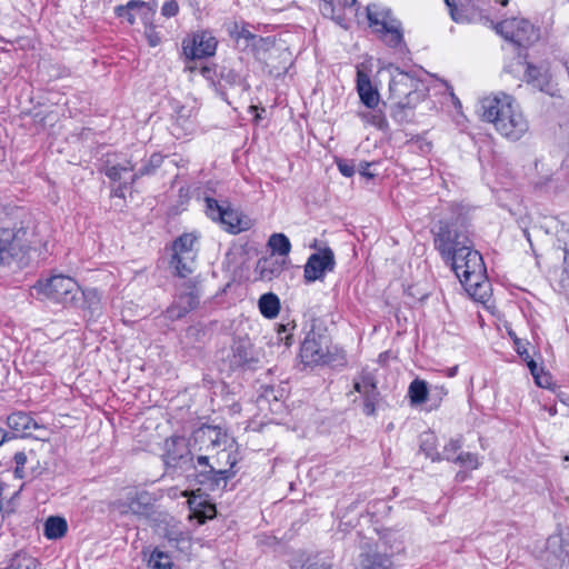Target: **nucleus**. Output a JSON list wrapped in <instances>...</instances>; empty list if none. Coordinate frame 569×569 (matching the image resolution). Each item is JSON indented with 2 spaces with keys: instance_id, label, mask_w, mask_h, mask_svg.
Segmentation results:
<instances>
[{
  "instance_id": "51",
  "label": "nucleus",
  "mask_w": 569,
  "mask_h": 569,
  "mask_svg": "<svg viewBox=\"0 0 569 569\" xmlns=\"http://www.w3.org/2000/svg\"><path fill=\"white\" fill-rule=\"evenodd\" d=\"M515 346L517 353L528 363L531 359L529 352L520 339H515Z\"/></svg>"
},
{
  "instance_id": "46",
  "label": "nucleus",
  "mask_w": 569,
  "mask_h": 569,
  "mask_svg": "<svg viewBox=\"0 0 569 569\" xmlns=\"http://www.w3.org/2000/svg\"><path fill=\"white\" fill-rule=\"evenodd\" d=\"M451 19L457 23L468 22L469 19L462 8H458L455 0H446Z\"/></svg>"
},
{
  "instance_id": "64",
  "label": "nucleus",
  "mask_w": 569,
  "mask_h": 569,
  "mask_svg": "<svg viewBox=\"0 0 569 569\" xmlns=\"http://www.w3.org/2000/svg\"><path fill=\"white\" fill-rule=\"evenodd\" d=\"M154 42H156V39H152V41H151V46H156V43H154Z\"/></svg>"
},
{
  "instance_id": "10",
  "label": "nucleus",
  "mask_w": 569,
  "mask_h": 569,
  "mask_svg": "<svg viewBox=\"0 0 569 569\" xmlns=\"http://www.w3.org/2000/svg\"><path fill=\"white\" fill-rule=\"evenodd\" d=\"M200 295L197 286L188 281L179 289L171 305L166 309L164 317L170 321H177L186 317L199 305Z\"/></svg>"
},
{
  "instance_id": "31",
  "label": "nucleus",
  "mask_w": 569,
  "mask_h": 569,
  "mask_svg": "<svg viewBox=\"0 0 569 569\" xmlns=\"http://www.w3.org/2000/svg\"><path fill=\"white\" fill-rule=\"evenodd\" d=\"M428 393L427 382L421 379H415L408 388V396L412 405L425 403L428 399Z\"/></svg>"
},
{
  "instance_id": "11",
  "label": "nucleus",
  "mask_w": 569,
  "mask_h": 569,
  "mask_svg": "<svg viewBox=\"0 0 569 569\" xmlns=\"http://www.w3.org/2000/svg\"><path fill=\"white\" fill-rule=\"evenodd\" d=\"M218 40L208 30H199L182 40V52L189 60L214 56Z\"/></svg>"
},
{
  "instance_id": "58",
  "label": "nucleus",
  "mask_w": 569,
  "mask_h": 569,
  "mask_svg": "<svg viewBox=\"0 0 569 569\" xmlns=\"http://www.w3.org/2000/svg\"><path fill=\"white\" fill-rule=\"evenodd\" d=\"M436 390L438 391V395H439L440 397H441V396L447 395V391L445 390V388H443V387H441V388H436Z\"/></svg>"
},
{
  "instance_id": "22",
  "label": "nucleus",
  "mask_w": 569,
  "mask_h": 569,
  "mask_svg": "<svg viewBox=\"0 0 569 569\" xmlns=\"http://www.w3.org/2000/svg\"><path fill=\"white\" fill-rule=\"evenodd\" d=\"M362 569H393L391 557L386 553L367 552L361 555Z\"/></svg>"
},
{
  "instance_id": "61",
  "label": "nucleus",
  "mask_w": 569,
  "mask_h": 569,
  "mask_svg": "<svg viewBox=\"0 0 569 569\" xmlns=\"http://www.w3.org/2000/svg\"><path fill=\"white\" fill-rule=\"evenodd\" d=\"M499 2L502 7H506L508 4V0H496Z\"/></svg>"
},
{
  "instance_id": "59",
  "label": "nucleus",
  "mask_w": 569,
  "mask_h": 569,
  "mask_svg": "<svg viewBox=\"0 0 569 569\" xmlns=\"http://www.w3.org/2000/svg\"><path fill=\"white\" fill-rule=\"evenodd\" d=\"M548 411H549V415H550V416H555V415H557V408H556L555 406H553V407H550V408L548 409Z\"/></svg>"
},
{
  "instance_id": "40",
  "label": "nucleus",
  "mask_w": 569,
  "mask_h": 569,
  "mask_svg": "<svg viewBox=\"0 0 569 569\" xmlns=\"http://www.w3.org/2000/svg\"><path fill=\"white\" fill-rule=\"evenodd\" d=\"M359 116L365 122L370 123L380 130L386 131L389 128L387 119L380 111L372 110L360 112Z\"/></svg>"
},
{
  "instance_id": "36",
  "label": "nucleus",
  "mask_w": 569,
  "mask_h": 569,
  "mask_svg": "<svg viewBox=\"0 0 569 569\" xmlns=\"http://www.w3.org/2000/svg\"><path fill=\"white\" fill-rule=\"evenodd\" d=\"M417 104H407L405 101H395L391 107V117L398 123L409 122L410 117L412 116V110Z\"/></svg>"
},
{
  "instance_id": "42",
  "label": "nucleus",
  "mask_w": 569,
  "mask_h": 569,
  "mask_svg": "<svg viewBox=\"0 0 569 569\" xmlns=\"http://www.w3.org/2000/svg\"><path fill=\"white\" fill-rule=\"evenodd\" d=\"M461 447V439H450V441L443 447L442 456L440 455L441 459L455 462Z\"/></svg>"
},
{
  "instance_id": "34",
  "label": "nucleus",
  "mask_w": 569,
  "mask_h": 569,
  "mask_svg": "<svg viewBox=\"0 0 569 569\" xmlns=\"http://www.w3.org/2000/svg\"><path fill=\"white\" fill-rule=\"evenodd\" d=\"M134 170V164L127 160L124 163L108 166L104 170L106 176L112 181L128 180L126 176Z\"/></svg>"
},
{
  "instance_id": "32",
  "label": "nucleus",
  "mask_w": 569,
  "mask_h": 569,
  "mask_svg": "<svg viewBox=\"0 0 569 569\" xmlns=\"http://www.w3.org/2000/svg\"><path fill=\"white\" fill-rule=\"evenodd\" d=\"M298 569H336L332 557L328 553H317L307 558Z\"/></svg>"
},
{
  "instance_id": "17",
  "label": "nucleus",
  "mask_w": 569,
  "mask_h": 569,
  "mask_svg": "<svg viewBox=\"0 0 569 569\" xmlns=\"http://www.w3.org/2000/svg\"><path fill=\"white\" fill-rule=\"evenodd\" d=\"M154 12V9L148 2L141 0H130L126 4L114 8L116 16L124 19L131 26L134 24L137 17H139L144 24L150 23Z\"/></svg>"
},
{
  "instance_id": "54",
  "label": "nucleus",
  "mask_w": 569,
  "mask_h": 569,
  "mask_svg": "<svg viewBox=\"0 0 569 569\" xmlns=\"http://www.w3.org/2000/svg\"><path fill=\"white\" fill-rule=\"evenodd\" d=\"M370 163L369 162H361L359 166V172L360 174L367 177V178H373V174L369 171Z\"/></svg>"
},
{
  "instance_id": "52",
  "label": "nucleus",
  "mask_w": 569,
  "mask_h": 569,
  "mask_svg": "<svg viewBox=\"0 0 569 569\" xmlns=\"http://www.w3.org/2000/svg\"><path fill=\"white\" fill-rule=\"evenodd\" d=\"M131 182V176L129 177V180H124L122 183H120L112 192L114 197L123 198L124 197V189L132 184Z\"/></svg>"
},
{
  "instance_id": "27",
  "label": "nucleus",
  "mask_w": 569,
  "mask_h": 569,
  "mask_svg": "<svg viewBox=\"0 0 569 569\" xmlns=\"http://www.w3.org/2000/svg\"><path fill=\"white\" fill-rule=\"evenodd\" d=\"M230 36L237 41L243 39L247 42V46L251 44L256 47L258 43H269L268 38L264 39L257 37L248 29L246 24L239 26L238 23H234L232 29H230Z\"/></svg>"
},
{
  "instance_id": "62",
  "label": "nucleus",
  "mask_w": 569,
  "mask_h": 569,
  "mask_svg": "<svg viewBox=\"0 0 569 569\" xmlns=\"http://www.w3.org/2000/svg\"><path fill=\"white\" fill-rule=\"evenodd\" d=\"M188 70H189V71H191V72H193V71H196V70H198V71H199V69L197 68V66H189V67H188Z\"/></svg>"
},
{
  "instance_id": "8",
  "label": "nucleus",
  "mask_w": 569,
  "mask_h": 569,
  "mask_svg": "<svg viewBox=\"0 0 569 569\" xmlns=\"http://www.w3.org/2000/svg\"><path fill=\"white\" fill-rule=\"evenodd\" d=\"M197 240L198 238L194 233H183L172 244L173 256L171 266L176 269L179 277L186 278L193 271Z\"/></svg>"
},
{
  "instance_id": "60",
  "label": "nucleus",
  "mask_w": 569,
  "mask_h": 569,
  "mask_svg": "<svg viewBox=\"0 0 569 569\" xmlns=\"http://www.w3.org/2000/svg\"><path fill=\"white\" fill-rule=\"evenodd\" d=\"M284 340V343L287 346H290L291 345V336H286L284 338H282Z\"/></svg>"
},
{
  "instance_id": "45",
  "label": "nucleus",
  "mask_w": 569,
  "mask_h": 569,
  "mask_svg": "<svg viewBox=\"0 0 569 569\" xmlns=\"http://www.w3.org/2000/svg\"><path fill=\"white\" fill-rule=\"evenodd\" d=\"M176 126H180L186 131H191L193 129V121L191 120V110H186L184 107L178 110Z\"/></svg>"
},
{
  "instance_id": "50",
  "label": "nucleus",
  "mask_w": 569,
  "mask_h": 569,
  "mask_svg": "<svg viewBox=\"0 0 569 569\" xmlns=\"http://www.w3.org/2000/svg\"><path fill=\"white\" fill-rule=\"evenodd\" d=\"M337 166L342 176L350 178L355 174V164L347 160L337 161Z\"/></svg>"
},
{
  "instance_id": "47",
  "label": "nucleus",
  "mask_w": 569,
  "mask_h": 569,
  "mask_svg": "<svg viewBox=\"0 0 569 569\" xmlns=\"http://www.w3.org/2000/svg\"><path fill=\"white\" fill-rule=\"evenodd\" d=\"M178 12H179V4L174 0L164 2L161 8L162 16H164L167 18L174 17L178 14Z\"/></svg>"
},
{
  "instance_id": "48",
  "label": "nucleus",
  "mask_w": 569,
  "mask_h": 569,
  "mask_svg": "<svg viewBox=\"0 0 569 569\" xmlns=\"http://www.w3.org/2000/svg\"><path fill=\"white\" fill-rule=\"evenodd\" d=\"M82 296L84 297L86 302L89 303V308L92 309V311L98 310L100 298L96 290L84 291L82 292Z\"/></svg>"
},
{
  "instance_id": "13",
  "label": "nucleus",
  "mask_w": 569,
  "mask_h": 569,
  "mask_svg": "<svg viewBox=\"0 0 569 569\" xmlns=\"http://www.w3.org/2000/svg\"><path fill=\"white\" fill-rule=\"evenodd\" d=\"M495 28L506 40L519 47L529 44L537 37L533 26L526 19H506Z\"/></svg>"
},
{
  "instance_id": "6",
  "label": "nucleus",
  "mask_w": 569,
  "mask_h": 569,
  "mask_svg": "<svg viewBox=\"0 0 569 569\" xmlns=\"http://www.w3.org/2000/svg\"><path fill=\"white\" fill-rule=\"evenodd\" d=\"M330 339L328 335L317 331L315 326L305 337L300 348L301 361L307 366L325 365L330 361Z\"/></svg>"
},
{
  "instance_id": "14",
  "label": "nucleus",
  "mask_w": 569,
  "mask_h": 569,
  "mask_svg": "<svg viewBox=\"0 0 569 569\" xmlns=\"http://www.w3.org/2000/svg\"><path fill=\"white\" fill-rule=\"evenodd\" d=\"M150 505V496L147 491L130 490L123 498L112 501L110 508L121 516H144Z\"/></svg>"
},
{
  "instance_id": "5",
  "label": "nucleus",
  "mask_w": 569,
  "mask_h": 569,
  "mask_svg": "<svg viewBox=\"0 0 569 569\" xmlns=\"http://www.w3.org/2000/svg\"><path fill=\"white\" fill-rule=\"evenodd\" d=\"M211 459L212 457L209 455H199L196 459L192 457V476L196 478L198 483L207 486L210 490L224 488L228 480L232 478L236 472L217 469L213 460L211 461Z\"/></svg>"
},
{
  "instance_id": "28",
  "label": "nucleus",
  "mask_w": 569,
  "mask_h": 569,
  "mask_svg": "<svg viewBox=\"0 0 569 569\" xmlns=\"http://www.w3.org/2000/svg\"><path fill=\"white\" fill-rule=\"evenodd\" d=\"M268 246L271 248V254H278L281 259H286L291 250L289 238L283 233L271 234Z\"/></svg>"
},
{
  "instance_id": "25",
  "label": "nucleus",
  "mask_w": 569,
  "mask_h": 569,
  "mask_svg": "<svg viewBox=\"0 0 569 569\" xmlns=\"http://www.w3.org/2000/svg\"><path fill=\"white\" fill-rule=\"evenodd\" d=\"M259 310L261 315L268 319H273L280 311V300L272 292L264 293L259 299Z\"/></svg>"
},
{
  "instance_id": "4",
  "label": "nucleus",
  "mask_w": 569,
  "mask_h": 569,
  "mask_svg": "<svg viewBox=\"0 0 569 569\" xmlns=\"http://www.w3.org/2000/svg\"><path fill=\"white\" fill-rule=\"evenodd\" d=\"M207 216L223 226L224 230L237 234L250 229L251 220L230 206L220 204L216 199L206 197Z\"/></svg>"
},
{
  "instance_id": "24",
  "label": "nucleus",
  "mask_w": 569,
  "mask_h": 569,
  "mask_svg": "<svg viewBox=\"0 0 569 569\" xmlns=\"http://www.w3.org/2000/svg\"><path fill=\"white\" fill-rule=\"evenodd\" d=\"M68 530V523L64 518L58 516L49 517L44 522V536L48 539H60Z\"/></svg>"
},
{
  "instance_id": "9",
  "label": "nucleus",
  "mask_w": 569,
  "mask_h": 569,
  "mask_svg": "<svg viewBox=\"0 0 569 569\" xmlns=\"http://www.w3.org/2000/svg\"><path fill=\"white\" fill-rule=\"evenodd\" d=\"M162 460L167 468L189 472L192 465V453L187 439L181 436H172L166 439Z\"/></svg>"
},
{
  "instance_id": "53",
  "label": "nucleus",
  "mask_w": 569,
  "mask_h": 569,
  "mask_svg": "<svg viewBox=\"0 0 569 569\" xmlns=\"http://www.w3.org/2000/svg\"><path fill=\"white\" fill-rule=\"evenodd\" d=\"M13 460L16 466L24 467L27 463V455L23 451H19L14 453Z\"/></svg>"
},
{
  "instance_id": "12",
  "label": "nucleus",
  "mask_w": 569,
  "mask_h": 569,
  "mask_svg": "<svg viewBox=\"0 0 569 569\" xmlns=\"http://www.w3.org/2000/svg\"><path fill=\"white\" fill-rule=\"evenodd\" d=\"M7 426L12 431V436L8 435V439L16 437L34 438L37 440H47V429L39 425L30 413L23 411L12 412L7 417Z\"/></svg>"
},
{
  "instance_id": "41",
  "label": "nucleus",
  "mask_w": 569,
  "mask_h": 569,
  "mask_svg": "<svg viewBox=\"0 0 569 569\" xmlns=\"http://www.w3.org/2000/svg\"><path fill=\"white\" fill-rule=\"evenodd\" d=\"M526 76L530 82L539 87L541 90L543 89V86L548 84L547 74L542 73L539 68L532 64H528Z\"/></svg>"
},
{
  "instance_id": "33",
  "label": "nucleus",
  "mask_w": 569,
  "mask_h": 569,
  "mask_svg": "<svg viewBox=\"0 0 569 569\" xmlns=\"http://www.w3.org/2000/svg\"><path fill=\"white\" fill-rule=\"evenodd\" d=\"M240 83H241V77L233 69H229L226 67H221L219 69V80H218L217 90H219L221 93H223V91L227 88L234 87Z\"/></svg>"
},
{
  "instance_id": "19",
  "label": "nucleus",
  "mask_w": 569,
  "mask_h": 569,
  "mask_svg": "<svg viewBox=\"0 0 569 569\" xmlns=\"http://www.w3.org/2000/svg\"><path fill=\"white\" fill-rule=\"evenodd\" d=\"M286 264V259H281L274 254L260 258L256 266V272L261 280H272L278 277Z\"/></svg>"
},
{
  "instance_id": "15",
  "label": "nucleus",
  "mask_w": 569,
  "mask_h": 569,
  "mask_svg": "<svg viewBox=\"0 0 569 569\" xmlns=\"http://www.w3.org/2000/svg\"><path fill=\"white\" fill-rule=\"evenodd\" d=\"M353 390L363 397L365 415L373 416L380 397L375 375L368 370H362L353 379Z\"/></svg>"
},
{
  "instance_id": "3",
  "label": "nucleus",
  "mask_w": 569,
  "mask_h": 569,
  "mask_svg": "<svg viewBox=\"0 0 569 569\" xmlns=\"http://www.w3.org/2000/svg\"><path fill=\"white\" fill-rule=\"evenodd\" d=\"M32 290L39 299L71 305L79 293V286L71 277L54 274L46 279H39Z\"/></svg>"
},
{
  "instance_id": "21",
  "label": "nucleus",
  "mask_w": 569,
  "mask_h": 569,
  "mask_svg": "<svg viewBox=\"0 0 569 569\" xmlns=\"http://www.w3.org/2000/svg\"><path fill=\"white\" fill-rule=\"evenodd\" d=\"M367 18L370 27L373 28V31L395 20L389 9L376 3L367 7Z\"/></svg>"
},
{
  "instance_id": "16",
  "label": "nucleus",
  "mask_w": 569,
  "mask_h": 569,
  "mask_svg": "<svg viewBox=\"0 0 569 569\" xmlns=\"http://www.w3.org/2000/svg\"><path fill=\"white\" fill-rule=\"evenodd\" d=\"M335 254L330 248L312 253L305 266V280L310 283L323 278L327 271L335 268Z\"/></svg>"
},
{
  "instance_id": "35",
  "label": "nucleus",
  "mask_w": 569,
  "mask_h": 569,
  "mask_svg": "<svg viewBox=\"0 0 569 569\" xmlns=\"http://www.w3.org/2000/svg\"><path fill=\"white\" fill-rule=\"evenodd\" d=\"M162 162L163 157L160 153H152L140 169L130 174L131 182H136V180L141 177L153 174L154 171L162 164Z\"/></svg>"
},
{
  "instance_id": "30",
  "label": "nucleus",
  "mask_w": 569,
  "mask_h": 569,
  "mask_svg": "<svg viewBox=\"0 0 569 569\" xmlns=\"http://www.w3.org/2000/svg\"><path fill=\"white\" fill-rule=\"evenodd\" d=\"M212 460L217 469L228 470L229 472H234L232 469L238 462L237 452L226 448L212 456Z\"/></svg>"
},
{
  "instance_id": "1",
  "label": "nucleus",
  "mask_w": 569,
  "mask_h": 569,
  "mask_svg": "<svg viewBox=\"0 0 569 569\" xmlns=\"http://www.w3.org/2000/svg\"><path fill=\"white\" fill-rule=\"evenodd\" d=\"M435 248L451 266L466 291L477 301L489 297V283L482 256L473 250L469 238L458 231L455 224L439 222L433 238Z\"/></svg>"
},
{
  "instance_id": "20",
  "label": "nucleus",
  "mask_w": 569,
  "mask_h": 569,
  "mask_svg": "<svg viewBox=\"0 0 569 569\" xmlns=\"http://www.w3.org/2000/svg\"><path fill=\"white\" fill-rule=\"evenodd\" d=\"M357 90L362 103L375 109L379 103V93L371 84L370 78L362 71L357 72Z\"/></svg>"
},
{
  "instance_id": "18",
  "label": "nucleus",
  "mask_w": 569,
  "mask_h": 569,
  "mask_svg": "<svg viewBox=\"0 0 569 569\" xmlns=\"http://www.w3.org/2000/svg\"><path fill=\"white\" fill-rule=\"evenodd\" d=\"M375 32L388 47L398 49L400 52H402L406 48L401 23L397 19L383 26L382 28H378V30Z\"/></svg>"
},
{
  "instance_id": "56",
  "label": "nucleus",
  "mask_w": 569,
  "mask_h": 569,
  "mask_svg": "<svg viewBox=\"0 0 569 569\" xmlns=\"http://www.w3.org/2000/svg\"><path fill=\"white\" fill-rule=\"evenodd\" d=\"M457 371H458V367L455 366V367L448 368L446 370V375H447V377L452 378V377H455L457 375Z\"/></svg>"
},
{
  "instance_id": "7",
  "label": "nucleus",
  "mask_w": 569,
  "mask_h": 569,
  "mask_svg": "<svg viewBox=\"0 0 569 569\" xmlns=\"http://www.w3.org/2000/svg\"><path fill=\"white\" fill-rule=\"evenodd\" d=\"M391 98L407 104H418L425 98L423 83L407 72L399 71L390 81Z\"/></svg>"
},
{
  "instance_id": "38",
  "label": "nucleus",
  "mask_w": 569,
  "mask_h": 569,
  "mask_svg": "<svg viewBox=\"0 0 569 569\" xmlns=\"http://www.w3.org/2000/svg\"><path fill=\"white\" fill-rule=\"evenodd\" d=\"M528 368L536 381V383L541 388H550L552 385V377L550 373L546 372L542 368H540L533 359L528 361Z\"/></svg>"
},
{
  "instance_id": "29",
  "label": "nucleus",
  "mask_w": 569,
  "mask_h": 569,
  "mask_svg": "<svg viewBox=\"0 0 569 569\" xmlns=\"http://www.w3.org/2000/svg\"><path fill=\"white\" fill-rule=\"evenodd\" d=\"M193 437L196 441L206 442L209 441L212 449L221 445V440L224 436L216 427H202L194 431Z\"/></svg>"
},
{
  "instance_id": "43",
  "label": "nucleus",
  "mask_w": 569,
  "mask_h": 569,
  "mask_svg": "<svg viewBox=\"0 0 569 569\" xmlns=\"http://www.w3.org/2000/svg\"><path fill=\"white\" fill-rule=\"evenodd\" d=\"M219 69L216 64H206L199 68V73L217 89L219 80Z\"/></svg>"
},
{
  "instance_id": "23",
  "label": "nucleus",
  "mask_w": 569,
  "mask_h": 569,
  "mask_svg": "<svg viewBox=\"0 0 569 569\" xmlns=\"http://www.w3.org/2000/svg\"><path fill=\"white\" fill-rule=\"evenodd\" d=\"M356 3V0H321L319 9L323 17L340 19L341 12Z\"/></svg>"
},
{
  "instance_id": "57",
  "label": "nucleus",
  "mask_w": 569,
  "mask_h": 569,
  "mask_svg": "<svg viewBox=\"0 0 569 569\" xmlns=\"http://www.w3.org/2000/svg\"><path fill=\"white\" fill-rule=\"evenodd\" d=\"M0 437H1V439H0V446H1L8 439V432L6 430H3L2 428H0Z\"/></svg>"
},
{
  "instance_id": "63",
  "label": "nucleus",
  "mask_w": 569,
  "mask_h": 569,
  "mask_svg": "<svg viewBox=\"0 0 569 569\" xmlns=\"http://www.w3.org/2000/svg\"><path fill=\"white\" fill-rule=\"evenodd\" d=\"M154 42H156V39H152V41H151V46H156V43H154Z\"/></svg>"
},
{
  "instance_id": "55",
  "label": "nucleus",
  "mask_w": 569,
  "mask_h": 569,
  "mask_svg": "<svg viewBox=\"0 0 569 569\" xmlns=\"http://www.w3.org/2000/svg\"><path fill=\"white\" fill-rule=\"evenodd\" d=\"M24 467H20V466H16L14 468V476L19 479H22L24 478V470H23Z\"/></svg>"
},
{
  "instance_id": "2",
  "label": "nucleus",
  "mask_w": 569,
  "mask_h": 569,
  "mask_svg": "<svg viewBox=\"0 0 569 569\" xmlns=\"http://www.w3.org/2000/svg\"><path fill=\"white\" fill-rule=\"evenodd\" d=\"M481 117L493 124L497 132L511 141L520 140L529 130V122L516 100L499 92L481 100Z\"/></svg>"
},
{
  "instance_id": "26",
  "label": "nucleus",
  "mask_w": 569,
  "mask_h": 569,
  "mask_svg": "<svg viewBox=\"0 0 569 569\" xmlns=\"http://www.w3.org/2000/svg\"><path fill=\"white\" fill-rule=\"evenodd\" d=\"M232 363L234 366H242L251 359V345L247 339L236 340L231 348Z\"/></svg>"
},
{
  "instance_id": "44",
  "label": "nucleus",
  "mask_w": 569,
  "mask_h": 569,
  "mask_svg": "<svg viewBox=\"0 0 569 569\" xmlns=\"http://www.w3.org/2000/svg\"><path fill=\"white\" fill-rule=\"evenodd\" d=\"M455 463H458L469 469H477L479 467V459L478 456L475 453L460 452L457 456Z\"/></svg>"
},
{
  "instance_id": "37",
  "label": "nucleus",
  "mask_w": 569,
  "mask_h": 569,
  "mask_svg": "<svg viewBox=\"0 0 569 569\" xmlns=\"http://www.w3.org/2000/svg\"><path fill=\"white\" fill-rule=\"evenodd\" d=\"M10 569H41L39 561L24 553L17 552L10 560Z\"/></svg>"
},
{
  "instance_id": "49",
  "label": "nucleus",
  "mask_w": 569,
  "mask_h": 569,
  "mask_svg": "<svg viewBox=\"0 0 569 569\" xmlns=\"http://www.w3.org/2000/svg\"><path fill=\"white\" fill-rule=\"evenodd\" d=\"M430 440L433 439L432 436H429ZM429 439H426L421 443V449L426 452V456L429 457L432 461L441 460L440 453L436 452L432 447V441L430 442V447H428Z\"/></svg>"
},
{
  "instance_id": "39",
  "label": "nucleus",
  "mask_w": 569,
  "mask_h": 569,
  "mask_svg": "<svg viewBox=\"0 0 569 569\" xmlns=\"http://www.w3.org/2000/svg\"><path fill=\"white\" fill-rule=\"evenodd\" d=\"M172 561L168 553L158 549L153 550L148 560L150 569H172Z\"/></svg>"
}]
</instances>
